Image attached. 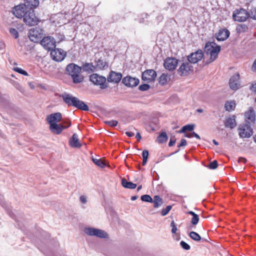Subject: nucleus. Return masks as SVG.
<instances>
[{
  "mask_svg": "<svg viewBox=\"0 0 256 256\" xmlns=\"http://www.w3.org/2000/svg\"><path fill=\"white\" fill-rule=\"evenodd\" d=\"M44 30L39 28H31L28 32V37L32 42H38L43 36Z\"/></svg>",
  "mask_w": 256,
  "mask_h": 256,
  "instance_id": "obj_5",
  "label": "nucleus"
},
{
  "mask_svg": "<svg viewBox=\"0 0 256 256\" xmlns=\"http://www.w3.org/2000/svg\"><path fill=\"white\" fill-rule=\"evenodd\" d=\"M185 128H184V126L182 128L181 130H180L178 132L180 134V133H184V132H186V130H185Z\"/></svg>",
  "mask_w": 256,
  "mask_h": 256,
  "instance_id": "obj_61",
  "label": "nucleus"
},
{
  "mask_svg": "<svg viewBox=\"0 0 256 256\" xmlns=\"http://www.w3.org/2000/svg\"><path fill=\"white\" fill-rule=\"evenodd\" d=\"M142 165L144 166L148 160V151L147 150H144L142 153Z\"/></svg>",
  "mask_w": 256,
  "mask_h": 256,
  "instance_id": "obj_38",
  "label": "nucleus"
},
{
  "mask_svg": "<svg viewBox=\"0 0 256 256\" xmlns=\"http://www.w3.org/2000/svg\"><path fill=\"white\" fill-rule=\"evenodd\" d=\"M141 200L143 202H152L153 200L152 198L148 194H144L141 196Z\"/></svg>",
  "mask_w": 256,
  "mask_h": 256,
  "instance_id": "obj_40",
  "label": "nucleus"
},
{
  "mask_svg": "<svg viewBox=\"0 0 256 256\" xmlns=\"http://www.w3.org/2000/svg\"><path fill=\"white\" fill-rule=\"evenodd\" d=\"M136 138L138 139V140H140L141 139V136L139 132H137L136 135Z\"/></svg>",
  "mask_w": 256,
  "mask_h": 256,
  "instance_id": "obj_59",
  "label": "nucleus"
},
{
  "mask_svg": "<svg viewBox=\"0 0 256 256\" xmlns=\"http://www.w3.org/2000/svg\"><path fill=\"white\" fill-rule=\"evenodd\" d=\"M247 29V26L244 24L239 25L236 28V30L238 32L240 33L242 32H244Z\"/></svg>",
  "mask_w": 256,
  "mask_h": 256,
  "instance_id": "obj_41",
  "label": "nucleus"
},
{
  "mask_svg": "<svg viewBox=\"0 0 256 256\" xmlns=\"http://www.w3.org/2000/svg\"><path fill=\"white\" fill-rule=\"evenodd\" d=\"M105 123L111 126H116L118 124V122L115 120H111L106 121Z\"/></svg>",
  "mask_w": 256,
  "mask_h": 256,
  "instance_id": "obj_46",
  "label": "nucleus"
},
{
  "mask_svg": "<svg viewBox=\"0 0 256 256\" xmlns=\"http://www.w3.org/2000/svg\"><path fill=\"white\" fill-rule=\"evenodd\" d=\"M82 68L77 64L71 63L66 68V74L71 76L74 83L78 84L83 81L84 78L80 74Z\"/></svg>",
  "mask_w": 256,
  "mask_h": 256,
  "instance_id": "obj_2",
  "label": "nucleus"
},
{
  "mask_svg": "<svg viewBox=\"0 0 256 256\" xmlns=\"http://www.w3.org/2000/svg\"><path fill=\"white\" fill-rule=\"evenodd\" d=\"M229 86L230 88L234 90H237L240 86V74L236 73L232 76L229 80Z\"/></svg>",
  "mask_w": 256,
  "mask_h": 256,
  "instance_id": "obj_16",
  "label": "nucleus"
},
{
  "mask_svg": "<svg viewBox=\"0 0 256 256\" xmlns=\"http://www.w3.org/2000/svg\"><path fill=\"white\" fill-rule=\"evenodd\" d=\"M56 42L54 38L50 36L44 37L40 41V44L44 49L51 51L56 48Z\"/></svg>",
  "mask_w": 256,
  "mask_h": 256,
  "instance_id": "obj_9",
  "label": "nucleus"
},
{
  "mask_svg": "<svg viewBox=\"0 0 256 256\" xmlns=\"http://www.w3.org/2000/svg\"><path fill=\"white\" fill-rule=\"evenodd\" d=\"M108 64L106 62V61L104 60H98L97 61H96V70L98 69V70H104L106 67H108Z\"/></svg>",
  "mask_w": 256,
  "mask_h": 256,
  "instance_id": "obj_30",
  "label": "nucleus"
},
{
  "mask_svg": "<svg viewBox=\"0 0 256 256\" xmlns=\"http://www.w3.org/2000/svg\"><path fill=\"white\" fill-rule=\"evenodd\" d=\"M184 136L188 138H190L192 137V132H191L190 134H184Z\"/></svg>",
  "mask_w": 256,
  "mask_h": 256,
  "instance_id": "obj_60",
  "label": "nucleus"
},
{
  "mask_svg": "<svg viewBox=\"0 0 256 256\" xmlns=\"http://www.w3.org/2000/svg\"><path fill=\"white\" fill-rule=\"evenodd\" d=\"M122 78V74L120 72L111 71L107 78V80L109 82L117 84L121 80Z\"/></svg>",
  "mask_w": 256,
  "mask_h": 256,
  "instance_id": "obj_20",
  "label": "nucleus"
},
{
  "mask_svg": "<svg viewBox=\"0 0 256 256\" xmlns=\"http://www.w3.org/2000/svg\"><path fill=\"white\" fill-rule=\"evenodd\" d=\"M29 86H30V88L32 89H34V84L32 83V82H30L29 83Z\"/></svg>",
  "mask_w": 256,
  "mask_h": 256,
  "instance_id": "obj_63",
  "label": "nucleus"
},
{
  "mask_svg": "<svg viewBox=\"0 0 256 256\" xmlns=\"http://www.w3.org/2000/svg\"><path fill=\"white\" fill-rule=\"evenodd\" d=\"M156 76V72L153 70H148L143 72L142 80L147 82L154 80Z\"/></svg>",
  "mask_w": 256,
  "mask_h": 256,
  "instance_id": "obj_19",
  "label": "nucleus"
},
{
  "mask_svg": "<svg viewBox=\"0 0 256 256\" xmlns=\"http://www.w3.org/2000/svg\"><path fill=\"white\" fill-rule=\"evenodd\" d=\"M184 128H186L185 130L186 131H192L194 128V124H187L184 126Z\"/></svg>",
  "mask_w": 256,
  "mask_h": 256,
  "instance_id": "obj_49",
  "label": "nucleus"
},
{
  "mask_svg": "<svg viewBox=\"0 0 256 256\" xmlns=\"http://www.w3.org/2000/svg\"><path fill=\"white\" fill-rule=\"evenodd\" d=\"M192 137H195L198 140L200 139V136L198 134H196L195 132H192Z\"/></svg>",
  "mask_w": 256,
  "mask_h": 256,
  "instance_id": "obj_57",
  "label": "nucleus"
},
{
  "mask_svg": "<svg viewBox=\"0 0 256 256\" xmlns=\"http://www.w3.org/2000/svg\"><path fill=\"white\" fill-rule=\"evenodd\" d=\"M238 134L241 138H249L252 134V129L250 124H240L238 128Z\"/></svg>",
  "mask_w": 256,
  "mask_h": 256,
  "instance_id": "obj_6",
  "label": "nucleus"
},
{
  "mask_svg": "<svg viewBox=\"0 0 256 256\" xmlns=\"http://www.w3.org/2000/svg\"><path fill=\"white\" fill-rule=\"evenodd\" d=\"M68 126H64L62 124H52L50 125V130L54 134H59L71 126L70 122H68Z\"/></svg>",
  "mask_w": 256,
  "mask_h": 256,
  "instance_id": "obj_14",
  "label": "nucleus"
},
{
  "mask_svg": "<svg viewBox=\"0 0 256 256\" xmlns=\"http://www.w3.org/2000/svg\"><path fill=\"white\" fill-rule=\"evenodd\" d=\"M9 32L14 38H17L19 36L18 32L16 28H10L9 29Z\"/></svg>",
  "mask_w": 256,
  "mask_h": 256,
  "instance_id": "obj_39",
  "label": "nucleus"
},
{
  "mask_svg": "<svg viewBox=\"0 0 256 256\" xmlns=\"http://www.w3.org/2000/svg\"><path fill=\"white\" fill-rule=\"evenodd\" d=\"M150 88V86L148 84H143L140 86L139 90L142 91H144L148 90Z\"/></svg>",
  "mask_w": 256,
  "mask_h": 256,
  "instance_id": "obj_47",
  "label": "nucleus"
},
{
  "mask_svg": "<svg viewBox=\"0 0 256 256\" xmlns=\"http://www.w3.org/2000/svg\"><path fill=\"white\" fill-rule=\"evenodd\" d=\"M230 32L227 29L220 30L216 34V38L218 41H224L230 36Z\"/></svg>",
  "mask_w": 256,
  "mask_h": 256,
  "instance_id": "obj_23",
  "label": "nucleus"
},
{
  "mask_svg": "<svg viewBox=\"0 0 256 256\" xmlns=\"http://www.w3.org/2000/svg\"><path fill=\"white\" fill-rule=\"evenodd\" d=\"M168 136L165 132H162L158 138V140L159 143L162 144L166 142L168 140Z\"/></svg>",
  "mask_w": 256,
  "mask_h": 256,
  "instance_id": "obj_35",
  "label": "nucleus"
},
{
  "mask_svg": "<svg viewBox=\"0 0 256 256\" xmlns=\"http://www.w3.org/2000/svg\"><path fill=\"white\" fill-rule=\"evenodd\" d=\"M83 70L88 73H91L96 70V67L92 63H86L83 65L82 68Z\"/></svg>",
  "mask_w": 256,
  "mask_h": 256,
  "instance_id": "obj_27",
  "label": "nucleus"
},
{
  "mask_svg": "<svg viewBox=\"0 0 256 256\" xmlns=\"http://www.w3.org/2000/svg\"><path fill=\"white\" fill-rule=\"evenodd\" d=\"M245 119L246 124H250L254 122L256 120V115L254 110L250 108L248 110L245 112Z\"/></svg>",
  "mask_w": 256,
  "mask_h": 256,
  "instance_id": "obj_22",
  "label": "nucleus"
},
{
  "mask_svg": "<svg viewBox=\"0 0 256 256\" xmlns=\"http://www.w3.org/2000/svg\"><path fill=\"white\" fill-rule=\"evenodd\" d=\"M218 162L214 160L213 162L210 163L208 168L212 170H214L218 167Z\"/></svg>",
  "mask_w": 256,
  "mask_h": 256,
  "instance_id": "obj_44",
  "label": "nucleus"
},
{
  "mask_svg": "<svg viewBox=\"0 0 256 256\" xmlns=\"http://www.w3.org/2000/svg\"><path fill=\"white\" fill-rule=\"evenodd\" d=\"M24 22L30 26L38 24L39 19L36 16L34 10H29L24 18Z\"/></svg>",
  "mask_w": 256,
  "mask_h": 256,
  "instance_id": "obj_7",
  "label": "nucleus"
},
{
  "mask_svg": "<svg viewBox=\"0 0 256 256\" xmlns=\"http://www.w3.org/2000/svg\"><path fill=\"white\" fill-rule=\"evenodd\" d=\"M193 67L188 62H183L178 70V74L180 76H186L192 71Z\"/></svg>",
  "mask_w": 256,
  "mask_h": 256,
  "instance_id": "obj_15",
  "label": "nucleus"
},
{
  "mask_svg": "<svg viewBox=\"0 0 256 256\" xmlns=\"http://www.w3.org/2000/svg\"><path fill=\"white\" fill-rule=\"evenodd\" d=\"M187 144L186 140L185 139H182L178 145V147L186 146Z\"/></svg>",
  "mask_w": 256,
  "mask_h": 256,
  "instance_id": "obj_51",
  "label": "nucleus"
},
{
  "mask_svg": "<svg viewBox=\"0 0 256 256\" xmlns=\"http://www.w3.org/2000/svg\"><path fill=\"white\" fill-rule=\"evenodd\" d=\"M170 80V76L168 74H162L159 78V82L162 85L166 84Z\"/></svg>",
  "mask_w": 256,
  "mask_h": 256,
  "instance_id": "obj_29",
  "label": "nucleus"
},
{
  "mask_svg": "<svg viewBox=\"0 0 256 256\" xmlns=\"http://www.w3.org/2000/svg\"><path fill=\"white\" fill-rule=\"evenodd\" d=\"M204 50L206 54L210 55L209 60L206 61V64H208L216 59L220 50V46L216 45L214 42H210L206 44Z\"/></svg>",
  "mask_w": 256,
  "mask_h": 256,
  "instance_id": "obj_3",
  "label": "nucleus"
},
{
  "mask_svg": "<svg viewBox=\"0 0 256 256\" xmlns=\"http://www.w3.org/2000/svg\"><path fill=\"white\" fill-rule=\"evenodd\" d=\"M12 85L16 88L18 90L21 92H24V89L22 88V86L20 85V84L16 81H13L12 82Z\"/></svg>",
  "mask_w": 256,
  "mask_h": 256,
  "instance_id": "obj_42",
  "label": "nucleus"
},
{
  "mask_svg": "<svg viewBox=\"0 0 256 256\" xmlns=\"http://www.w3.org/2000/svg\"><path fill=\"white\" fill-rule=\"evenodd\" d=\"M84 232L87 235L90 236H96L100 238H106L108 234L102 230L93 228H86L84 230Z\"/></svg>",
  "mask_w": 256,
  "mask_h": 256,
  "instance_id": "obj_8",
  "label": "nucleus"
},
{
  "mask_svg": "<svg viewBox=\"0 0 256 256\" xmlns=\"http://www.w3.org/2000/svg\"><path fill=\"white\" fill-rule=\"evenodd\" d=\"M180 244L186 250H189L190 249V246L184 241L180 242Z\"/></svg>",
  "mask_w": 256,
  "mask_h": 256,
  "instance_id": "obj_48",
  "label": "nucleus"
},
{
  "mask_svg": "<svg viewBox=\"0 0 256 256\" xmlns=\"http://www.w3.org/2000/svg\"><path fill=\"white\" fill-rule=\"evenodd\" d=\"M154 204V208H158L162 204V199L158 196H154V200L152 202Z\"/></svg>",
  "mask_w": 256,
  "mask_h": 256,
  "instance_id": "obj_34",
  "label": "nucleus"
},
{
  "mask_svg": "<svg viewBox=\"0 0 256 256\" xmlns=\"http://www.w3.org/2000/svg\"><path fill=\"white\" fill-rule=\"evenodd\" d=\"M225 108L228 111L234 110L236 107V104L234 101L227 102L225 104Z\"/></svg>",
  "mask_w": 256,
  "mask_h": 256,
  "instance_id": "obj_32",
  "label": "nucleus"
},
{
  "mask_svg": "<svg viewBox=\"0 0 256 256\" xmlns=\"http://www.w3.org/2000/svg\"><path fill=\"white\" fill-rule=\"evenodd\" d=\"M238 162H242L244 163H246V160L244 158L240 157V158H239L238 160Z\"/></svg>",
  "mask_w": 256,
  "mask_h": 256,
  "instance_id": "obj_55",
  "label": "nucleus"
},
{
  "mask_svg": "<svg viewBox=\"0 0 256 256\" xmlns=\"http://www.w3.org/2000/svg\"><path fill=\"white\" fill-rule=\"evenodd\" d=\"M172 209L171 206H168L166 207L162 210L161 214L162 216H166Z\"/></svg>",
  "mask_w": 256,
  "mask_h": 256,
  "instance_id": "obj_43",
  "label": "nucleus"
},
{
  "mask_svg": "<svg viewBox=\"0 0 256 256\" xmlns=\"http://www.w3.org/2000/svg\"><path fill=\"white\" fill-rule=\"evenodd\" d=\"M249 16L248 12L242 8L236 9L232 13L234 20L238 22H246Z\"/></svg>",
  "mask_w": 256,
  "mask_h": 256,
  "instance_id": "obj_4",
  "label": "nucleus"
},
{
  "mask_svg": "<svg viewBox=\"0 0 256 256\" xmlns=\"http://www.w3.org/2000/svg\"><path fill=\"white\" fill-rule=\"evenodd\" d=\"M139 80L130 76H126L122 80V82L126 86L134 87L139 84Z\"/></svg>",
  "mask_w": 256,
  "mask_h": 256,
  "instance_id": "obj_18",
  "label": "nucleus"
},
{
  "mask_svg": "<svg viewBox=\"0 0 256 256\" xmlns=\"http://www.w3.org/2000/svg\"><path fill=\"white\" fill-rule=\"evenodd\" d=\"M190 237L195 241H200L201 240L200 236L195 232H191L189 234Z\"/></svg>",
  "mask_w": 256,
  "mask_h": 256,
  "instance_id": "obj_36",
  "label": "nucleus"
},
{
  "mask_svg": "<svg viewBox=\"0 0 256 256\" xmlns=\"http://www.w3.org/2000/svg\"><path fill=\"white\" fill-rule=\"evenodd\" d=\"M170 226L172 228V234H175L177 230V228L175 224V223L174 222V220H172V222H171V224H170Z\"/></svg>",
  "mask_w": 256,
  "mask_h": 256,
  "instance_id": "obj_50",
  "label": "nucleus"
},
{
  "mask_svg": "<svg viewBox=\"0 0 256 256\" xmlns=\"http://www.w3.org/2000/svg\"><path fill=\"white\" fill-rule=\"evenodd\" d=\"M212 142L216 146H218V142H217L215 140H213Z\"/></svg>",
  "mask_w": 256,
  "mask_h": 256,
  "instance_id": "obj_64",
  "label": "nucleus"
},
{
  "mask_svg": "<svg viewBox=\"0 0 256 256\" xmlns=\"http://www.w3.org/2000/svg\"><path fill=\"white\" fill-rule=\"evenodd\" d=\"M24 4L28 10H34L40 4L39 0H24Z\"/></svg>",
  "mask_w": 256,
  "mask_h": 256,
  "instance_id": "obj_25",
  "label": "nucleus"
},
{
  "mask_svg": "<svg viewBox=\"0 0 256 256\" xmlns=\"http://www.w3.org/2000/svg\"><path fill=\"white\" fill-rule=\"evenodd\" d=\"M138 198V196H134L131 197L130 199L132 200H136Z\"/></svg>",
  "mask_w": 256,
  "mask_h": 256,
  "instance_id": "obj_62",
  "label": "nucleus"
},
{
  "mask_svg": "<svg viewBox=\"0 0 256 256\" xmlns=\"http://www.w3.org/2000/svg\"><path fill=\"white\" fill-rule=\"evenodd\" d=\"M188 213L192 216L191 220V224L194 226L197 224L200 220L199 216L192 211H189Z\"/></svg>",
  "mask_w": 256,
  "mask_h": 256,
  "instance_id": "obj_31",
  "label": "nucleus"
},
{
  "mask_svg": "<svg viewBox=\"0 0 256 256\" xmlns=\"http://www.w3.org/2000/svg\"><path fill=\"white\" fill-rule=\"evenodd\" d=\"M224 125L226 128H234L236 125L235 116H232L231 117L228 118L226 120Z\"/></svg>",
  "mask_w": 256,
  "mask_h": 256,
  "instance_id": "obj_26",
  "label": "nucleus"
},
{
  "mask_svg": "<svg viewBox=\"0 0 256 256\" xmlns=\"http://www.w3.org/2000/svg\"><path fill=\"white\" fill-rule=\"evenodd\" d=\"M126 134L129 137H132L134 136V134L131 132H126Z\"/></svg>",
  "mask_w": 256,
  "mask_h": 256,
  "instance_id": "obj_56",
  "label": "nucleus"
},
{
  "mask_svg": "<svg viewBox=\"0 0 256 256\" xmlns=\"http://www.w3.org/2000/svg\"><path fill=\"white\" fill-rule=\"evenodd\" d=\"M204 56L202 50H198L190 54L187 56L188 62L191 64H196L200 61Z\"/></svg>",
  "mask_w": 256,
  "mask_h": 256,
  "instance_id": "obj_13",
  "label": "nucleus"
},
{
  "mask_svg": "<svg viewBox=\"0 0 256 256\" xmlns=\"http://www.w3.org/2000/svg\"><path fill=\"white\" fill-rule=\"evenodd\" d=\"M90 80L94 84L100 86L101 88H106L104 86L106 82V78L104 76H100L96 74H93L90 76Z\"/></svg>",
  "mask_w": 256,
  "mask_h": 256,
  "instance_id": "obj_11",
  "label": "nucleus"
},
{
  "mask_svg": "<svg viewBox=\"0 0 256 256\" xmlns=\"http://www.w3.org/2000/svg\"><path fill=\"white\" fill-rule=\"evenodd\" d=\"M252 69L254 71H256V59L254 60V61L253 63Z\"/></svg>",
  "mask_w": 256,
  "mask_h": 256,
  "instance_id": "obj_58",
  "label": "nucleus"
},
{
  "mask_svg": "<svg viewBox=\"0 0 256 256\" xmlns=\"http://www.w3.org/2000/svg\"><path fill=\"white\" fill-rule=\"evenodd\" d=\"M62 119V115L60 112H56L50 114L46 118L48 122L50 124H57Z\"/></svg>",
  "mask_w": 256,
  "mask_h": 256,
  "instance_id": "obj_21",
  "label": "nucleus"
},
{
  "mask_svg": "<svg viewBox=\"0 0 256 256\" xmlns=\"http://www.w3.org/2000/svg\"><path fill=\"white\" fill-rule=\"evenodd\" d=\"M69 142L70 146L73 148H80L82 146L76 134H73L72 137L70 139Z\"/></svg>",
  "mask_w": 256,
  "mask_h": 256,
  "instance_id": "obj_24",
  "label": "nucleus"
},
{
  "mask_svg": "<svg viewBox=\"0 0 256 256\" xmlns=\"http://www.w3.org/2000/svg\"><path fill=\"white\" fill-rule=\"evenodd\" d=\"M14 70L18 72L19 74H22L24 76H28V72L25 71L24 70L20 68H14Z\"/></svg>",
  "mask_w": 256,
  "mask_h": 256,
  "instance_id": "obj_45",
  "label": "nucleus"
},
{
  "mask_svg": "<svg viewBox=\"0 0 256 256\" xmlns=\"http://www.w3.org/2000/svg\"><path fill=\"white\" fill-rule=\"evenodd\" d=\"M178 64V60L173 58H168L164 62V68L168 70H173L176 69Z\"/></svg>",
  "mask_w": 256,
  "mask_h": 256,
  "instance_id": "obj_17",
  "label": "nucleus"
},
{
  "mask_svg": "<svg viewBox=\"0 0 256 256\" xmlns=\"http://www.w3.org/2000/svg\"><path fill=\"white\" fill-rule=\"evenodd\" d=\"M249 18L256 20V8H252L248 11Z\"/></svg>",
  "mask_w": 256,
  "mask_h": 256,
  "instance_id": "obj_37",
  "label": "nucleus"
},
{
  "mask_svg": "<svg viewBox=\"0 0 256 256\" xmlns=\"http://www.w3.org/2000/svg\"><path fill=\"white\" fill-rule=\"evenodd\" d=\"M92 159L93 162L100 168H103L106 166V163L100 159H97L93 157Z\"/></svg>",
  "mask_w": 256,
  "mask_h": 256,
  "instance_id": "obj_33",
  "label": "nucleus"
},
{
  "mask_svg": "<svg viewBox=\"0 0 256 256\" xmlns=\"http://www.w3.org/2000/svg\"><path fill=\"white\" fill-rule=\"evenodd\" d=\"M122 186L126 188L134 189L136 187V184L132 182H128L125 178L122 180Z\"/></svg>",
  "mask_w": 256,
  "mask_h": 256,
  "instance_id": "obj_28",
  "label": "nucleus"
},
{
  "mask_svg": "<svg viewBox=\"0 0 256 256\" xmlns=\"http://www.w3.org/2000/svg\"><path fill=\"white\" fill-rule=\"evenodd\" d=\"M250 90L254 92H256V83L253 84L251 85L250 87Z\"/></svg>",
  "mask_w": 256,
  "mask_h": 256,
  "instance_id": "obj_54",
  "label": "nucleus"
},
{
  "mask_svg": "<svg viewBox=\"0 0 256 256\" xmlns=\"http://www.w3.org/2000/svg\"><path fill=\"white\" fill-rule=\"evenodd\" d=\"M64 102L68 106H73L78 109L88 111L89 108L88 106L82 101L80 100L78 98L72 94L64 92L61 95Z\"/></svg>",
  "mask_w": 256,
  "mask_h": 256,
  "instance_id": "obj_1",
  "label": "nucleus"
},
{
  "mask_svg": "<svg viewBox=\"0 0 256 256\" xmlns=\"http://www.w3.org/2000/svg\"><path fill=\"white\" fill-rule=\"evenodd\" d=\"M66 53L64 50L60 48L53 49L50 52V56L56 62L62 61L66 56Z\"/></svg>",
  "mask_w": 256,
  "mask_h": 256,
  "instance_id": "obj_12",
  "label": "nucleus"
},
{
  "mask_svg": "<svg viewBox=\"0 0 256 256\" xmlns=\"http://www.w3.org/2000/svg\"><path fill=\"white\" fill-rule=\"evenodd\" d=\"M80 202L83 204H86L87 202L86 198V196H80Z\"/></svg>",
  "mask_w": 256,
  "mask_h": 256,
  "instance_id": "obj_53",
  "label": "nucleus"
},
{
  "mask_svg": "<svg viewBox=\"0 0 256 256\" xmlns=\"http://www.w3.org/2000/svg\"><path fill=\"white\" fill-rule=\"evenodd\" d=\"M29 10L24 4L15 6L12 10L13 14L18 18H24Z\"/></svg>",
  "mask_w": 256,
  "mask_h": 256,
  "instance_id": "obj_10",
  "label": "nucleus"
},
{
  "mask_svg": "<svg viewBox=\"0 0 256 256\" xmlns=\"http://www.w3.org/2000/svg\"><path fill=\"white\" fill-rule=\"evenodd\" d=\"M176 140L174 137L171 138L168 143L169 146H172L175 144Z\"/></svg>",
  "mask_w": 256,
  "mask_h": 256,
  "instance_id": "obj_52",
  "label": "nucleus"
}]
</instances>
